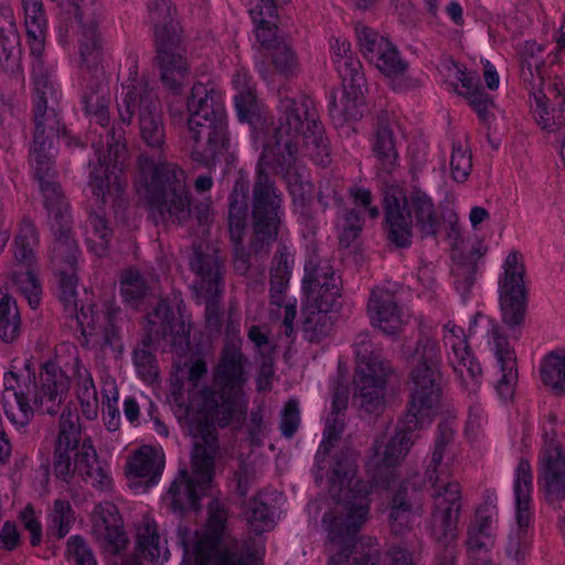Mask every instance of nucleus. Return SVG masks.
Listing matches in <instances>:
<instances>
[{
    "mask_svg": "<svg viewBox=\"0 0 565 565\" xmlns=\"http://www.w3.org/2000/svg\"><path fill=\"white\" fill-rule=\"evenodd\" d=\"M163 469V456L150 446H142L127 460L126 472L132 478L148 479L154 483Z\"/></svg>",
    "mask_w": 565,
    "mask_h": 565,
    "instance_id": "58836bf2",
    "label": "nucleus"
},
{
    "mask_svg": "<svg viewBox=\"0 0 565 565\" xmlns=\"http://www.w3.org/2000/svg\"><path fill=\"white\" fill-rule=\"evenodd\" d=\"M532 111L542 129L550 132L559 129L565 124V106L533 108Z\"/></svg>",
    "mask_w": 565,
    "mask_h": 565,
    "instance_id": "338daca9",
    "label": "nucleus"
},
{
    "mask_svg": "<svg viewBox=\"0 0 565 565\" xmlns=\"http://www.w3.org/2000/svg\"><path fill=\"white\" fill-rule=\"evenodd\" d=\"M53 471L63 481L78 473L86 483L102 492L110 491L113 487V479L98 462L90 439L82 438L79 416L68 407L60 416Z\"/></svg>",
    "mask_w": 565,
    "mask_h": 565,
    "instance_id": "6e6552de",
    "label": "nucleus"
},
{
    "mask_svg": "<svg viewBox=\"0 0 565 565\" xmlns=\"http://www.w3.org/2000/svg\"><path fill=\"white\" fill-rule=\"evenodd\" d=\"M458 454L452 425L448 422L440 423L426 479L435 487L431 534L444 546L450 545L457 537L461 491L458 482L449 480V467Z\"/></svg>",
    "mask_w": 565,
    "mask_h": 565,
    "instance_id": "423d86ee",
    "label": "nucleus"
},
{
    "mask_svg": "<svg viewBox=\"0 0 565 565\" xmlns=\"http://www.w3.org/2000/svg\"><path fill=\"white\" fill-rule=\"evenodd\" d=\"M502 270L499 288L526 289L524 257L519 250L512 249L508 253L502 264Z\"/></svg>",
    "mask_w": 565,
    "mask_h": 565,
    "instance_id": "3c124183",
    "label": "nucleus"
},
{
    "mask_svg": "<svg viewBox=\"0 0 565 565\" xmlns=\"http://www.w3.org/2000/svg\"><path fill=\"white\" fill-rule=\"evenodd\" d=\"M72 376L75 381V392L81 404L82 413L87 419H95L98 415V397L90 372L81 360L73 359Z\"/></svg>",
    "mask_w": 565,
    "mask_h": 565,
    "instance_id": "4c0bfd02",
    "label": "nucleus"
},
{
    "mask_svg": "<svg viewBox=\"0 0 565 565\" xmlns=\"http://www.w3.org/2000/svg\"><path fill=\"white\" fill-rule=\"evenodd\" d=\"M186 124H227L222 93L214 87L196 83L186 99Z\"/></svg>",
    "mask_w": 565,
    "mask_h": 565,
    "instance_id": "bb28decb",
    "label": "nucleus"
},
{
    "mask_svg": "<svg viewBox=\"0 0 565 565\" xmlns=\"http://www.w3.org/2000/svg\"><path fill=\"white\" fill-rule=\"evenodd\" d=\"M24 24L33 54H41L46 36V18L42 0H22Z\"/></svg>",
    "mask_w": 565,
    "mask_h": 565,
    "instance_id": "79ce46f5",
    "label": "nucleus"
},
{
    "mask_svg": "<svg viewBox=\"0 0 565 565\" xmlns=\"http://www.w3.org/2000/svg\"><path fill=\"white\" fill-rule=\"evenodd\" d=\"M488 337V345L500 370L495 390L501 399L509 401L513 397L518 383L516 354L497 323L491 326Z\"/></svg>",
    "mask_w": 565,
    "mask_h": 565,
    "instance_id": "5701e85b",
    "label": "nucleus"
},
{
    "mask_svg": "<svg viewBox=\"0 0 565 565\" xmlns=\"http://www.w3.org/2000/svg\"><path fill=\"white\" fill-rule=\"evenodd\" d=\"M443 342L449 365L460 381L462 387L473 393L482 379V369L476 360L465 330L448 321L443 326Z\"/></svg>",
    "mask_w": 565,
    "mask_h": 565,
    "instance_id": "aec40b11",
    "label": "nucleus"
},
{
    "mask_svg": "<svg viewBox=\"0 0 565 565\" xmlns=\"http://www.w3.org/2000/svg\"><path fill=\"white\" fill-rule=\"evenodd\" d=\"M134 362L142 381L153 383L159 375L156 356L148 348H138L134 352Z\"/></svg>",
    "mask_w": 565,
    "mask_h": 565,
    "instance_id": "69168bd1",
    "label": "nucleus"
},
{
    "mask_svg": "<svg viewBox=\"0 0 565 565\" xmlns=\"http://www.w3.org/2000/svg\"><path fill=\"white\" fill-rule=\"evenodd\" d=\"M75 521V513L70 501L56 499L49 513L47 531L52 536L62 539L67 535Z\"/></svg>",
    "mask_w": 565,
    "mask_h": 565,
    "instance_id": "603ef678",
    "label": "nucleus"
},
{
    "mask_svg": "<svg viewBox=\"0 0 565 565\" xmlns=\"http://www.w3.org/2000/svg\"><path fill=\"white\" fill-rule=\"evenodd\" d=\"M196 565H258V559L237 542L217 545L206 555L198 553Z\"/></svg>",
    "mask_w": 565,
    "mask_h": 565,
    "instance_id": "ea45409f",
    "label": "nucleus"
},
{
    "mask_svg": "<svg viewBox=\"0 0 565 565\" xmlns=\"http://www.w3.org/2000/svg\"><path fill=\"white\" fill-rule=\"evenodd\" d=\"M373 151L380 161L381 168L385 172L391 173L397 164L398 153L395 146L393 125L386 114L377 116Z\"/></svg>",
    "mask_w": 565,
    "mask_h": 565,
    "instance_id": "c9c22d12",
    "label": "nucleus"
},
{
    "mask_svg": "<svg viewBox=\"0 0 565 565\" xmlns=\"http://www.w3.org/2000/svg\"><path fill=\"white\" fill-rule=\"evenodd\" d=\"M355 31L362 55L392 81L394 90L407 92L420 86L419 79L405 77L408 64L387 39L365 25L356 26Z\"/></svg>",
    "mask_w": 565,
    "mask_h": 565,
    "instance_id": "f3484780",
    "label": "nucleus"
},
{
    "mask_svg": "<svg viewBox=\"0 0 565 565\" xmlns=\"http://www.w3.org/2000/svg\"><path fill=\"white\" fill-rule=\"evenodd\" d=\"M331 278H340L335 275L330 260L321 256L317 249L309 250L305 264V276L302 279V289L321 285V282L331 281Z\"/></svg>",
    "mask_w": 565,
    "mask_h": 565,
    "instance_id": "de8ad7c7",
    "label": "nucleus"
},
{
    "mask_svg": "<svg viewBox=\"0 0 565 565\" xmlns=\"http://www.w3.org/2000/svg\"><path fill=\"white\" fill-rule=\"evenodd\" d=\"M565 459V424L550 412L542 420V445L539 460Z\"/></svg>",
    "mask_w": 565,
    "mask_h": 565,
    "instance_id": "e433bc0d",
    "label": "nucleus"
},
{
    "mask_svg": "<svg viewBox=\"0 0 565 565\" xmlns=\"http://www.w3.org/2000/svg\"><path fill=\"white\" fill-rule=\"evenodd\" d=\"M34 177L39 181L40 190L44 198L45 207L51 217V228L55 242L70 247L74 244L71 235L70 204L56 179L54 158L31 160Z\"/></svg>",
    "mask_w": 565,
    "mask_h": 565,
    "instance_id": "a211bd4d",
    "label": "nucleus"
},
{
    "mask_svg": "<svg viewBox=\"0 0 565 565\" xmlns=\"http://www.w3.org/2000/svg\"><path fill=\"white\" fill-rule=\"evenodd\" d=\"M154 41L161 82L173 95H179L189 75L188 61L180 49V38L169 29H159Z\"/></svg>",
    "mask_w": 565,
    "mask_h": 565,
    "instance_id": "4be33fe9",
    "label": "nucleus"
},
{
    "mask_svg": "<svg viewBox=\"0 0 565 565\" xmlns=\"http://www.w3.org/2000/svg\"><path fill=\"white\" fill-rule=\"evenodd\" d=\"M247 356L242 352V339L227 335L213 370V384L203 387L190 401L189 425L200 423L214 426L241 428L247 413L248 397L245 385L248 381Z\"/></svg>",
    "mask_w": 565,
    "mask_h": 565,
    "instance_id": "7ed1b4c3",
    "label": "nucleus"
},
{
    "mask_svg": "<svg viewBox=\"0 0 565 565\" xmlns=\"http://www.w3.org/2000/svg\"><path fill=\"white\" fill-rule=\"evenodd\" d=\"M404 354L412 364L408 419L427 420L435 417L440 408V362L438 341L422 333L414 347H407Z\"/></svg>",
    "mask_w": 565,
    "mask_h": 565,
    "instance_id": "9b49d317",
    "label": "nucleus"
},
{
    "mask_svg": "<svg viewBox=\"0 0 565 565\" xmlns=\"http://www.w3.org/2000/svg\"><path fill=\"white\" fill-rule=\"evenodd\" d=\"M515 501V526L508 535L505 553L508 557L516 563L524 562L532 551V491L533 476L530 462L521 459L516 470L513 484Z\"/></svg>",
    "mask_w": 565,
    "mask_h": 565,
    "instance_id": "dca6fc26",
    "label": "nucleus"
},
{
    "mask_svg": "<svg viewBox=\"0 0 565 565\" xmlns=\"http://www.w3.org/2000/svg\"><path fill=\"white\" fill-rule=\"evenodd\" d=\"M384 213L387 237L396 247L412 243L413 217L422 237H436L440 232L441 221L434 201L418 188L406 193L399 186H390L384 194Z\"/></svg>",
    "mask_w": 565,
    "mask_h": 565,
    "instance_id": "9d476101",
    "label": "nucleus"
},
{
    "mask_svg": "<svg viewBox=\"0 0 565 565\" xmlns=\"http://www.w3.org/2000/svg\"><path fill=\"white\" fill-rule=\"evenodd\" d=\"M532 96L534 98V104H531L532 109L550 108V106H565V84L558 78L548 81V83L540 89L532 92Z\"/></svg>",
    "mask_w": 565,
    "mask_h": 565,
    "instance_id": "4d7b16f0",
    "label": "nucleus"
},
{
    "mask_svg": "<svg viewBox=\"0 0 565 565\" xmlns=\"http://www.w3.org/2000/svg\"><path fill=\"white\" fill-rule=\"evenodd\" d=\"M117 110L119 120L127 126L137 116L140 141L152 151L145 153L158 162L168 161L162 105L154 88L139 75L135 56L130 57L127 79L121 83Z\"/></svg>",
    "mask_w": 565,
    "mask_h": 565,
    "instance_id": "0eeeda50",
    "label": "nucleus"
},
{
    "mask_svg": "<svg viewBox=\"0 0 565 565\" xmlns=\"http://www.w3.org/2000/svg\"><path fill=\"white\" fill-rule=\"evenodd\" d=\"M249 184L244 178L235 181L228 196V233L233 244L241 245L248 232Z\"/></svg>",
    "mask_w": 565,
    "mask_h": 565,
    "instance_id": "7c9ffc66",
    "label": "nucleus"
},
{
    "mask_svg": "<svg viewBox=\"0 0 565 565\" xmlns=\"http://www.w3.org/2000/svg\"><path fill=\"white\" fill-rule=\"evenodd\" d=\"M121 129H110L106 135L107 153L97 151L98 162L90 172L89 185L94 195L104 204L111 202L122 207L126 200L127 177L124 171L128 160V150Z\"/></svg>",
    "mask_w": 565,
    "mask_h": 565,
    "instance_id": "4468645a",
    "label": "nucleus"
},
{
    "mask_svg": "<svg viewBox=\"0 0 565 565\" xmlns=\"http://www.w3.org/2000/svg\"><path fill=\"white\" fill-rule=\"evenodd\" d=\"M189 430L194 438L192 451V476L181 469L169 488L166 501L174 512L196 509L198 502L214 475V458L217 438L214 429L192 422Z\"/></svg>",
    "mask_w": 565,
    "mask_h": 565,
    "instance_id": "f8f14e48",
    "label": "nucleus"
},
{
    "mask_svg": "<svg viewBox=\"0 0 565 565\" xmlns=\"http://www.w3.org/2000/svg\"><path fill=\"white\" fill-rule=\"evenodd\" d=\"M271 63L275 71L285 77L295 76L299 70L298 58L286 42L275 45L271 53Z\"/></svg>",
    "mask_w": 565,
    "mask_h": 565,
    "instance_id": "052dcab7",
    "label": "nucleus"
},
{
    "mask_svg": "<svg viewBox=\"0 0 565 565\" xmlns=\"http://www.w3.org/2000/svg\"><path fill=\"white\" fill-rule=\"evenodd\" d=\"M303 332L309 341H319L332 326L330 312L338 307L341 297L340 278L303 288Z\"/></svg>",
    "mask_w": 565,
    "mask_h": 565,
    "instance_id": "6ab92c4d",
    "label": "nucleus"
},
{
    "mask_svg": "<svg viewBox=\"0 0 565 565\" xmlns=\"http://www.w3.org/2000/svg\"><path fill=\"white\" fill-rule=\"evenodd\" d=\"M483 254L480 249H452L451 274L456 289L466 297L476 280L482 263Z\"/></svg>",
    "mask_w": 565,
    "mask_h": 565,
    "instance_id": "473e14b6",
    "label": "nucleus"
},
{
    "mask_svg": "<svg viewBox=\"0 0 565 565\" xmlns=\"http://www.w3.org/2000/svg\"><path fill=\"white\" fill-rule=\"evenodd\" d=\"M494 513L484 510H478L468 530L467 553L468 557L486 556L487 552H492L494 545Z\"/></svg>",
    "mask_w": 565,
    "mask_h": 565,
    "instance_id": "72a5a7b5",
    "label": "nucleus"
},
{
    "mask_svg": "<svg viewBox=\"0 0 565 565\" xmlns=\"http://www.w3.org/2000/svg\"><path fill=\"white\" fill-rule=\"evenodd\" d=\"M149 333L154 338L166 339L179 353H184L190 344V327L180 317L175 318L166 300L148 313Z\"/></svg>",
    "mask_w": 565,
    "mask_h": 565,
    "instance_id": "a878e982",
    "label": "nucleus"
},
{
    "mask_svg": "<svg viewBox=\"0 0 565 565\" xmlns=\"http://www.w3.org/2000/svg\"><path fill=\"white\" fill-rule=\"evenodd\" d=\"M354 350V402L369 414L380 413L385 406L386 382L392 373L391 364L374 348L366 333L356 337Z\"/></svg>",
    "mask_w": 565,
    "mask_h": 565,
    "instance_id": "ddd939ff",
    "label": "nucleus"
},
{
    "mask_svg": "<svg viewBox=\"0 0 565 565\" xmlns=\"http://www.w3.org/2000/svg\"><path fill=\"white\" fill-rule=\"evenodd\" d=\"M276 13V6L271 0H259L249 9V15L256 25L257 41L267 50H273L280 43L276 38V24L268 20L275 18Z\"/></svg>",
    "mask_w": 565,
    "mask_h": 565,
    "instance_id": "37998d69",
    "label": "nucleus"
},
{
    "mask_svg": "<svg viewBox=\"0 0 565 565\" xmlns=\"http://www.w3.org/2000/svg\"><path fill=\"white\" fill-rule=\"evenodd\" d=\"M269 313L273 319L282 321L284 333L290 337L294 332V320L297 315L296 300L284 299L278 303L270 301Z\"/></svg>",
    "mask_w": 565,
    "mask_h": 565,
    "instance_id": "774afa93",
    "label": "nucleus"
},
{
    "mask_svg": "<svg viewBox=\"0 0 565 565\" xmlns=\"http://www.w3.org/2000/svg\"><path fill=\"white\" fill-rule=\"evenodd\" d=\"M541 381L555 394H565V349L548 352L540 364Z\"/></svg>",
    "mask_w": 565,
    "mask_h": 565,
    "instance_id": "a18cd8bd",
    "label": "nucleus"
},
{
    "mask_svg": "<svg viewBox=\"0 0 565 565\" xmlns=\"http://www.w3.org/2000/svg\"><path fill=\"white\" fill-rule=\"evenodd\" d=\"M244 515L248 529L257 535L274 527V519L269 507L257 498L247 502Z\"/></svg>",
    "mask_w": 565,
    "mask_h": 565,
    "instance_id": "864d4df0",
    "label": "nucleus"
},
{
    "mask_svg": "<svg viewBox=\"0 0 565 565\" xmlns=\"http://www.w3.org/2000/svg\"><path fill=\"white\" fill-rule=\"evenodd\" d=\"M79 42L81 56L88 72L83 94L84 108L88 115L96 117L102 127H105L109 121L110 89L105 82L103 72L98 70L102 36L98 33L96 21L92 20L83 24Z\"/></svg>",
    "mask_w": 565,
    "mask_h": 565,
    "instance_id": "2eb2a0df",
    "label": "nucleus"
},
{
    "mask_svg": "<svg viewBox=\"0 0 565 565\" xmlns=\"http://www.w3.org/2000/svg\"><path fill=\"white\" fill-rule=\"evenodd\" d=\"M388 521L391 531L395 535H403L411 529L413 513L404 491H398L394 495L388 514Z\"/></svg>",
    "mask_w": 565,
    "mask_h": 565,
    "instance_id": "5fc2aeb1",
    "label": "nucleus"
},
{
    "mask_svg": "<svg viewBox=\"0 0 565 565\" xmlns=\"http://www.w3.org/2000/svg\"><path fill=\"white\" fill-rule=\"evenodd\" d=\"M500 309L503 323L511 330L520 328L527 307V289L499 288Z\"/></svg>",
    "mask_w": 565,
    "mask_h": 565,
    "instance_id": "a19ab883",
    "label": "nucleus"
},
{
    "mask_svg": "<svg viewBox=\"0 0 565 565\" xmlns=\"http://www.w3.org/2000/svg\"><path fill=\"white\" fill-rule=\"evenodd\" d=\"M66 557L72 565H97L93 551L79 536H71L68 539Z\"/></svg>",
    "mask_w": 565,
    "mask_h": 565,
    "instance_id": "0e129e2a",
    "label": "nucleus"
},
{
    "mask_svg": "<svg viewBox=\"0 0 565 565\" xmlns=\"http://www.w3.org/2000/svg\"><path fill=\"white\" fill-rule=\"evenodd\" d=\"M137 546L143 557L150 562L168 559L169 551L162 542L157 524L150 518H143L137 527Z\"/></svg>",
    "mask_w": 565,
    "mask_h": 565,
    "instance_id": "c03bdc74",
    "label": "nucleus"
},
{
    "mask_svg": "<svg viewBox=\"0 0 565 565\" xmlns=\"http://www.w3.org/2000/svg\"><path fill=\"white\" fill-rule=\"evenodd\" d=\"M19 34L11 25L8 30L0 28V70H13L19 58Z\"/></svg>",
    "mask_w": 565,
    "mask_h": 565,
    "instance_id": "bf43d9fd",
    "label": "nucleus"
},
{
    "mask_svg": "<svg viewBox=\"0 0 565 565\" xmlns=\"http://www.w3.org/2000/svg\"><path fill=\"white\" fill-rule=\"evenodd\" d=\"M343 86L345 89L350 88L349 95H353L355 98L363 94V88L366 85L365 76L362 72V64L356 57H350L345 61H341V64L337 68Z\"/></svg>",
    "mask_w": 565,
    "mask_h": 565,
    "instance_id": "6e6d98bb",
    "label": "nucleus"
},
{
    "mask_svg": "<svg viewBox=\"0 0 565 565\" xmlns=\"http://www.w3.org/2000/svg\"><path fill=\"white\" fill-rule=\"evenodd\" d=\"M434 417L423 422H413L408 419V411L397 428L390 438L376 441L374 447L373 461L377 467H393L398 465L407 455L409 448L417 439L416 430L422 429L433 422Z\"/></svg>",
    "mask_w": 565,
    "mask_h": 565,
    "instance_id": "b1692460",
    "label": "nucleus"
},
{
    "mask_svg": "<svg viewBox=\"0 0 565 565\" xmlns=\"http://www.w3.org/2000/svg\"><path fill=\"white\" fill-rule=\"evenodd\" d=\"M539 487L548 505L561 507L565 499V458L539 460Z\"/></svg>",
    "mask_w": 565,
    "mask_h": 565,
    "instance_id": "2f4dec72",
    "label": "nucleus"
},
{
    "mask_svg": "<svg viewBox=\"0 0 565 565\" xmlns=\"http://www.w3.org/2000/svg\"><path fill=\"white\" fill-rule=\"evenodd\" d=\"M31 361L23 362V369L4 375L2 407L7 418L18 429H24L34 414V405L42 412L54 414L66 395L70 381L64 371L54 362H49L40 373V383Z\"/></svg>",
    "mask_w": 565,
    "mask_h": 565,
    "instance_id": "20e7f679",
    "label": "nucleus"
},
{
    "mask_svg": "<svg viewBox=\"0 0 565 565\" xmlns=\"http://www.w3.org/2000/svg\"><path fill=\"white\" fill-rule=\"evenodd\" d=\"M137 167L138 191H143L150 215L163 223L185 225L192 217V194L184 169L146 153L138 156Z\"/></svg>",
    "mask_w": 565,
    "mask_h": 565,
    "instance_id": "39448f33",
    "label": "nucleus"
},
{
    "mask_svg": "<svg viewBox=\"0 0 565 565\" xmlns=\"http://www.w3.org/2000/svg\"><path fill=\"white\" fill-rule=\"evenodd\" d=\"M21 333V318L15 299L0 290V339L13 342Z\"/></svg>",
    "mask_w": 565,
    "mask_h": 565,
    "instance_id": "49530a36",
    "label": "nucleus"
},
{
    "mask_svg": "<svg viewBox=\"0 0 565 565\" xmlns=\"http://www.w3.org/2000/svg\"><path fill=\"white\" fill-rule=\"evenodd\" d=\"M186 140L193 161L210 168L227 153L230 147L227 124L209 121L198 126L194 124H186Z\"/></svg>",
    "mask_w": 565,
    "mask_h": 565,
    "instance_id": "412c9836",
    "label": "nucleus"
},
{
    "mask_svg": "<svg viewBox=\"0 0 565 565\" xmlns=\"http://www.w3.org/2000/svg\"><path fill=\"white\" fill-rule=\"evenodd\" d=\"M452 179L457 182H465L472 170V158L470 152L459 142H454L450 158Z\"/></svg>",
    "mask_w": 565,
    "mask_h": 565,
    "instance_id": "680f3d73",
    "label": "nucleus"
},
{
    "mask_svg": "<svg viewBox=\"0 0 565 565\" xmlns=\"http://www.w3.org/2000/svg\"><path fill=\"white\" fill-rule=\"evenodd\" d=\"M149 285L136 268H128L120 275V294L124 301L138 308L149 292Z\"/></svg>",
    "mask_w": 565,
    "mask_h": 565,
    "instance_id": "09e8293b",
    "label": "nucleus"
},
{
    "mask_svg": "<svg viewBox=\"0 0 565 565\" xmlns=\"http://www.w3.org/2000/svg\"><path fill=\"white\" fill-rule=\"evenodd\" d=\"M233 86L236 90L234 102L239 120L250 124L256 129L260 117L252 77L245 71H238L233 77Z\"/></svg>",
    "mask_w": 565,
    "mask_h": 565,
    "instance_id": "f704fd0d",
    "label": "nucleus"
},
{
    "mask_svg": "<svg viewBox=\"0 0 565 565\" xmlns=\"http://www.w3.org/2000/svg\"><path fill=\"white\" fill-rule=\"evenodd\" d=\"M147 9L149 20L154 25V40H157L159 29H169L171 32H175L174 28L170 25L172 12L169 0H148Z\"/></svg>",
    "mask_w": 565,
    "mask_h": 565,
    "instance_id": "e2e57ef3",
    "label": "nucleus"
},
{
    "mask_svg": "<svg viewBox=\"0 0 565 565\" xmlns=\"http://www.w3.org/2000/svg\"><path fill=\"white\" fill-rule=\"evenodd\" d=\"M34 132L33 143L30 150V159L55 158L53 147L54 137L60 136V118L54 106L35 102L34 105Z\"/></svg>",
    "mask_w": 565,
    "mask_h": 565,
    "instance_id": "c85d7f7f",
    "label": "nucleus"
},
{
    "mask_svg": "<svg viewBox=\"0 0 565 565\" xmlns=\"http://www.w3.org/2000/svg\"><path fill=\"white\" fill-rule=\"evenodd\" d=\"M54 275L57 279L60 299L70 316H75L86 343L102 349L118 345V328L115 317L95 313L92 308L77 310V262L78 249H53L50 257Z\"/></svg>",
    "mask_w": 565,
    "mask_h": 565,
    "instance_id": "1a4fd4ad",
    "label": "nucleus"
},
{
    "mask_svg": "<svg viewBox=\"0 0 565 565\" xmlns=\"http://www.w3.org/2000/svg\"><path fill=\"white\" fill-rule=\"evenodd\" d=\"M367 312L372 326L387 335L399 332L407 321L395 292L386 288L377 287L372 290Z\"/></svg>",
    "mask_w": 565,
    "mask_h": 565,
    "instance_id": "cd10ccee",
    "label": "nucleus"
},
{
    "mask_svg": "<svg viewBox=\"0 0 565 565\" xmlns=\"http://www.w3.org/2000/svg\"><path fill=\"white\" fill-rule=\"evenodd\" d=\"M15 265L12 271V284L28 301L32 309L41 302L42 285L38 277V266L33 249H15Z\"/></svg>",
    "mask_w": 565,
    "mask_h": 565,
    "instance_id": "c756f323",
    "label": "nucleus"
},
{
    "mask_svg": "<svg viewBox=\"0 0 565 565\" xmlns=\"http://www.w3.org/2000/svg\"><path fill=\"white\" fill-rule=\"evenodd\" d=\"M190 267L196 275L194 288L199 297L206 299V311H214L213 298L221 292V262L216 249H196L191 257Z\"/></svg>",
    "mask_w": 565,
    "mask_h": 565,
    "instance_id": "393cba45",
    "label": "nucleus"
},
{
    "mask_svg": "<svg viewBox=\"0 0 565 565\" xmlns=\"http://www.w3.org/2000/svg\"><path fill=\"white\" fill-rule=\"evenodd\" d=\"M95 527L110 543L117 544L121 541L119 530V516L116 507L110 502L100 503L95 508Z\"/></svg>",
    "mask_w": 565,
    "mask_h": 565,
    "instance_id": "8fccbe9b",
    "label": "nucleus"
},
{
    "mask_svg": "<svg viewBox=\"0 0 565 565\" xmlns=\"http://www.w3.org/2000/svg\"><path fill=\"white\" fill-rule=\"evenodd\" d=\"M330 490L337 501L323 516L331 541L329 565H377L381 554L375 539L369 537L350 544L369 519L371 486L355 478L352 463H348L343 471L338 463ZM388 557L387 565L414 564L413 555L398 546L391 548Z\"/></svg>",
    "mask_w": 565,
    "mask_h": 565,
    "instance_id": "f03ea898",
    "label": "nucleus"
},
{
    "mask_svg": "<svg viewBox=\"0 0 565 565\" xmlns=\"http://www.w3.org/2000/svg\"><path fill=\"white\" fill-rule=\"evenodd\" d=\"M279 98L278 117L266 129L253 184L250 247L286 244L282 199L267 170L285 179L294 192L303 181L298 157L309 156L318 164H326L329 157L324 129L311 100L298 102L282 92Z\"/></svg>",
    "mask_w": 565,
    "mask_h": 565,
    "instance_id": "f257e3e1",
    "label": "nucleus"
},
{
    "mask_svg": "<svg viewBox=\"0 0 565 565\" xmlns=\"http://www.w3.org/2000/svg\"><path fill=\"white\" fill-rule=\"evenodd\" d=\"M364 225L361 212L355 209L347 210L339 224V241L341 247H350L351 244L359 243V238Z\"/></svg>",
    "mask_w": 565,
    "mask_h": 565,
    "instance_id": "13d9d810",
    "label": "nucleus"
}]
</instances>
